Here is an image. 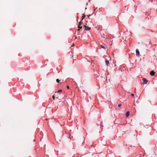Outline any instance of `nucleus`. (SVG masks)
<instances>
[{"label": "nucleus", "instance_id": "obj_1", "mask_svg": "<svg viewBox=\"0 0 157 157\" xmlns=\"http://www.w3.org/2000/svg\"><path fill=\"white\" fill-rule=\"evenodd\" d=\"M142 81H143L142 84H146L148 82V81L146 78H144L142 79Z\"/></svg>", "mask_w": 157, "mask_h": 157}, {"label": "nucleus", "instance_id": "obj_2", "mask_svg": "<svg viewBox=\"0 0 157 157\" xmlns=\"http://www.w3.org/2000/svg\"><path fill=\"white\" fill-rule=\"evenodd\" d=\"M84 27H85V30H89L91 29V28L90 27H87L86 25H84Z\"/></svg>", "mask_w": 157, "mask_h": 157}, {"label": "nucleus", "instance_id": "obj_3", "mask_svg": "<svg viewBox=\"0 0 157 157\" xmlns=\"http://www.w3.org/2000/svg\"><path fill=\"white\" fill-rule=\"evenodd\" d=\"M140 52L138 49H136V55L137 56H139L140 55Z\"/></svg>", "mask_w": 157, "mask_h": 157}, {"label": "nucleus", "instance_id": "obj_4", "mask_svg": "<svg viewBox=\"0 0 157 157\" xmlns=\"http://www.w3.org/2000/svg\"><path fill=\"white\" fill-rule=\"evenodd\" d=\"M155 72L153 71H151L150 72V74L151 76H154L155 75Z\"/></svg>", "mask_w": 157, "mask_h": 157}, {"label": "nucleus", "instance_id": "obj_5", "mask_svg": "<svg viewBox=\"0 0 157 157\" xmlns=\"http://www.w3.org/2000/svg\"><path fill=\"white\" fill-rule=\"evenodd\" d=\"M100 46L101 48H104L105 49L107 47L105 45H100Z\"/></svg>", "mask_w": 157, "mask_h": 157}, {"label": "nucleus", "instance_id": "obj_6", "mask_svg": "<svg viewBox=\"0 0 157 157\" xmlns=\"http://www.w3.org/2000/svg\"><path fill=\"white\" fill-rule=\"evenodd\" d=\"M129 111H128L126 113V117H128L129 115Z\"/></svg>", "mask_w": 157, "mask_h": 157}, {"label": "nucleus", "instance_id": "obj_7", "mask_svg": "<svg viewBox=\"0 0 157 157\" xmlns=\"http://www.w3.org/2000/svg\"><path fill=\"white\" fill-rule=\"evenodd\" d=\"M105 62L106 65H108L109 64V61L107 59L106 60Z\"/></svg>", "mask_w": 157, "mask_h": 157}, {"label": "nucleus", "instance_id": "obj_8", "mask_svg": "<svg viewBox=\"0 0 157 157\" xmlns=\"http://www.w3.org/2000/svg\"><path fill=\"white\" fill-rule=\"evenodd\" d=\"M82 20H83L85 18V15L84 14H82Z\"/></svg>", "mask_w": 157, "mask_h": 157}, {"label": "nucleus", "instance_id": "obj_9", "mask_svg": "<svg viewBox=\"0 0 157 157\" xmlns=\"http://www.w3.org/2000/svg\"><path fill=\"white\" fill-rule=\"evenodd\" d=\"M62 90H61V89L57 91V93H59L60 92H62ZM57 93V92H56V93Z\"/></svg>", "mask_w": 157, "mask_h": 157}, {"label": "nucleus", "instance_id": "obj_10", "mask_svg": "<svg viewBox=\"0 0 157 157\" xmlns=\"http://www.w3.org/2000/svg\"><path fill=\"white\" fill-rule=\"evenodd\" d=\"M56 81L57 83H59L60 80L59 79H56Z\"/></svg>", "mask_w": 157, "mask_h": 157}, {"label": "nucleus", "instance_id": "obj_11", "mask_svg": "<svg viewBox=\"0 0 157 157\" xmlns=\"http://www.w3.org/2000/svg\"><path fill=\"white\" fill-rule=\"evenodd\" d=\"M78 28L79 29H82V26H80L79 25H78Z\"/></svg>", "mask_w": 157, "mask_h": 157}, {"label": "nucleus", "instance_id": "obj_12", "mask_svg": "<svg viewBox=\"0 0 157 157\" xmlns=\"http://www.w3.org/2000/svg\"><path fill=\"white\" fill-rule=\"evenodd\" d=\"M81 24H82L81 22V21L78 24V25L80 26L81 25Z\"/></svg>", "mask_w": 157, "mask_h": 157}, {"label": "nucleus", "instance_id": "obj_13", "mask_svg": "<svg viewBox=\"0 0 157 157\" xmlns=\"http://www.w3.org/2000/svg\"><path fill=\"white\" fill-rule=\"evenodd\" d=\"M121 106V104H119L118 105V106L119 107H120Z\"/></svg>", "mask_w": 157, "mask_h": 157}, {"label": "nucleus", "instance_id": "obj_14", "mask_svg": "<svg viewBox=\"0 0 157 157\" xmlns=\"http://www.w3.org/2000/svg\"><path fill=\"white\" fill-rule=\"evenodd\" d=\"M52 98H53V99L54 100H55V97L54 95H53V96H52Z\"/></svg>", "mask_w": 157, "mask_h": 157}, {"label": "nucleus", "instance_id": "obj_15", "mask_svg": "<svg viewBox=\"0 0 157 157\" xmlns=\"http://www.w3.org/2000/svg\"><path fill=\"white\" fill-rule=\"evenodd\" d=\"M67 88L68 89H69L70 88L69 86L68 85L67 86Z\"/></svg>", "mask_w": 157, "mask_h": 157}, {"label": "nucleus", "instance_id": "obj_16", "mask_svg": "<svg viewBox=\"0 0 157 157\" xmlns=\"http://www.w3.org/2000/svg\"><path fill=\"white\" fill-rule=\"evenodd\" d=\"M134 94H131V96H132V97H133V96H134Z\"/></svg>", "mask_w": 157, "mask_h": 157}, {"label": "nucleus", "instance_id": "obj_17", "mask_svg": "<svg viewBox=\"0 0 157 157\" xmlns=\"http://www.w3.org/2000/svg\"><path fill=\"white\" fill-rule=\"evenodd\" d=\"M91 15H90H90H88V18H89V17H90V16Z\"/></svg>", "mask_w": 157, "mask_h": 157}, {"label": "nucleus", "instance_id": "obj_18", "mask_svg": "<svg viewBox=\"0 0 157 157\" xmlns=\"http://www.w3.org/2000/svg\"><path fill=\"white\" fill-rule=\"evenodd\" d=\"M74 46V44H73V45H72V46H71V47H73V46Z\"/></svg>", "mask_w": 157, "mask_h": 157}, {"label": "nucleus", "instance_id": "obj_19", "mask_svg": "<svg viewBox=\"0 0 157 157\" xmlns=\"http://www.w3.org/2000/svg\"><path fill=\"white\" fill-rule=\"evenodd\" d=\"M58 98V97H57L56 98Z\"/></svg>", "mask_w": 157, "mask_h": 157}, {"label": "nucleus", "instance_id": "obj_20", "mask_svg": "<svg viewBox=\"0 0 157 157\" xmlns=\"http://www.w3.org/2000/svg\"><path fill=\"white\" fill-rule=\"evenodd\" d=\"M101 126H102V127L103 126V125H101Z\"/></svg>", "mask_w": 157, "mask_h": 157}, {"label": "nucleus", "instance_id": "obj_21", "mask_svg": "<svg viewBox=\"0 0 157 157\" xmlns=\"http://www.w3.org/2000/svg\"><path fill=\"white\" fill-rule=\"evenodd\" d=\"M89 0V1L90 2V0Z\"/></svg>", "mask_w": 157, "mask_h": 157}, {"label": "nucleus", "instance_id": "obj_22", "mask_svg": "<svg viewBox=\"0 0 157 157\" xmlns=\"http://www.w3.org/2000/svg\"><path fill=\"white\" fill-rule=\"evenodd\" d=\"M87 8H85V9H86Z\"/></svg>", "mask_w": 157, "mask_h": 157}]
</instances>
